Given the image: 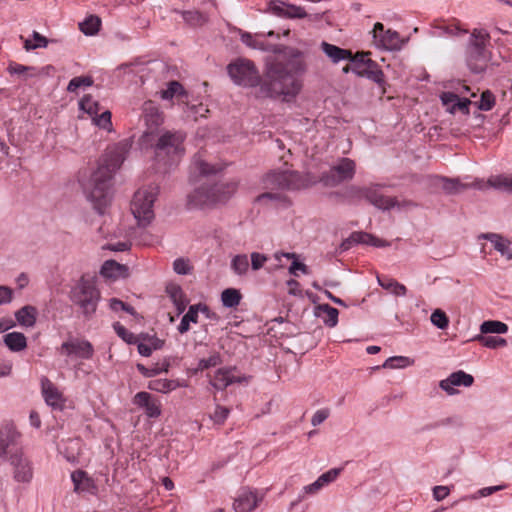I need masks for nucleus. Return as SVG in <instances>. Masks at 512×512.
<instances>
[{
    "label": "nucleus",
    "mask_w": 512,
    "mask_h": 512,
    "mask_svg": "<svg viewBox=\"0 0 512 512\" xmlns=\"http://www.w3.org/2000/svg\"><path fill=\"white\" fill-rule=\"evenodd\" d=\"M342 469L341 468H333L329 471L321 474L316 481L313 483L315 484L318 491H321L325 486L329 485L330 483L334 482L338 476L340 475Z\"/></svg>",
    "instance_id": "obj_41"
},
{
    "label": "nucleus",
    "mask_w": 512,
    "mask_h": 512,
    "mask_svg": "<svg viewBox=\"0 0 512 512\" xmlns=\"http://www.w3.org/2000/svg\"><path fill=\"white\" fill-rule=\"evenodd\" d=\"M222 363L221 355L218 352L212 353L208 358H203L198 363L199 370L216 367Z\"/></svg>",
    "instance_id": "obj_57"
},
{
    "label": "nucleus",
    "mask_w": 512,
    "mask_h": 512,
    "mask_svg": "<svg viewBox=\"0 0 512 512\" xmlns=\"http://www.w3.org/2000/svg\"><path fill=\"white\" fill-rule=\"evenodd\" d=\"M268 10L273 15L286 19H303L309 17L304 7L281 0L270 1L268 4Z\"/></svg>",
    "instance_id": "obj_14"
},
{
    "label": "nucleus",
    "mask_w": 512,
    "mask_h": 512,
    "mask_svg": "<svg viewBox=\"0 0 512 512\" xmlns=\"http://www.w3.org/2000/svg\"><path fill=\"white\" fill-rule=\"evenodd\" d=\"M184 140L185 134L180 131H165L155 145L156 158L167 165L176 163L184 154Z\"/></svg>",
    "instance_id": "obj_6"
},
{
    "label": "nucleus",
    "mask_w": 512,
    "mask_h": 512,
    "mask_svg": "<svg viewBox=\"0 0 512 512\" xmlns=\"http://www.w3.org/2000/svg\"><path fill=\"white\" fill-rule=\"evenodd\" d=\"M350 243H360V244L371 245L374 247L389 246V242H387L386 240L380 239V238H378L372 234L366 233V232L352 233L350 238L347 240V242L343 243L344 249H347L349 247Z\"/></svg>",
    "instance_id": "obj_23"
},
{
    "label": "nucleus",
    "mask_w": 512,
    "mask_h": 512,
    "mask_svg": "<svg viewBox=\"0 0 512 512\" xmlns=\"http://www.w3.org/2000/svg\"><path fill=\"white\" fill-rule=\"evenodd\" d=\"M13 467V478L17 482L29 483L33 478V467L30 460L23 452L14 453L9 457Z\"/></svg>",
    "instance_id": "obj_15"
},
{
    "label": "nucleus",
    "mask_w": 512,
    "mask_h": 512,
    "mask_svg": "<svg viewBox=\"0 0 512 512\" xmlns=\"http://www.w3.org/2000/svg\"><path fill=\"white\" fill-rule=\"evenodd\" d=\"M435 28L443 31V33L447 35H458V34H464L467 33L468 30L463 28L461 25V22L456 19H448V20H437L435 21Z\"/></svg>",
    "instance_id": "obj_27"
},
{
    "label": "nucleus",
    "mask_w": 512,
    "mask_h": 512,
    "mask_svg": "<svg viewBox=\"0 0 512 512\" xmlns=\"http://www.w3.org/2000/svg\"><path fill=\"white\" fill-rule=\"evenodd\" d=\"M191 268L189 261L184 258H178L173 263L174 271L181 275L190 273Z\"/></svg>",
    "instance_id": "obj_61"
},
{
    "label": "nucleus",
    "mask_w": 512,
    "mask_h": 512,
    "mask_svg": "<svg viewBox=\"0 0 512 512\" xmlns=\"http://www.w3.org/2000/svg\"><path fill=\"white\" fill-rule=\"evenodd\" d=\"M266 200L284 202L286 197L281 192H266L257 197L258 202H265Z\"/></svg>",
    "instance_id": "obj_62"
},
{
    "label": "nucleus",
    "mask_w": 512,
    "mask_h": 512,
    "mask_svg": "<svg viewBox=\"0 0 512 512\" xmlns=\"http://www.w3.org/2000/svg\"><path fill=\"white\" fill-rule=\"evenodd\" d=\"M115 333L126 343L128 344H136L139 341V337L134 333L130 332L119 322L114 323L113 325Z\"/></svg>",
    "instance_id": "obj_48"
},
{
    "label": "nucleus",
    "mask_w": 512,
    "mask_h": 512,
    "mask_svg": "<svg viewBox=\"0 0 512 512\" xmlns=\"http://www.w3.org/2000/svg\"><path fill=\"white\" fill-rule=\"evenodd\" d=\"M229 409L223 406H217L214 414L213 419L216 423L222 424L227 419L229 415Z\"/></svg>",
    "instance_id": "obj_64"
},
{
    "label": "nucleus",
    "mask_w": 512,
    "mask_h": 512,
    "mask_svg": "<svg viewBox=\"0 0 512 512\" xmlns=\"http://www.w3.org/2000/svg\"><path fill=\"white\" fill-rule=\"evenodd\" d=\"M372 33L376 46L385 50L398 51L408 41V38H402L395 30H385L380 22L375 23Z\"/></svg>",
    "instance_id": "obj_10"
},
{
    "label": "nucleus",
    "mask_w": 512,
    "mask_h": 512,
    "mask_svg": "<svg viewBox=\"0 0 512 512\" xmlns=\"http://www.w3.org/2000/svg\"><path fill=\"white\" fill-rule=\"evenodd\" d=\"M377 280H378V283L379 285L389 291L390 293L394 294L395 296H405L406 293H407V288L399 283L397 280L389 277V276H386V275H381V276H377Z\"/></svg>",
    "instance_id": "obj_29"
},
{
    "label": "nucleus",
    "mask_w": 512,
    "mask_h": 512,
    "mask_svg": "<svg viewBox=\"0 0 512 512\" xmlns=\"http://www.w3.org/2000/svg\"><path fill=\"white\" fill-rule=\"evenodd\" d=\"M264 494L257 490L243 489L233 503L235 512H252L263 501Z\"/></svg>",
    "instance_id": "obj_16"
},
{
    "label": "nucleus",
    "mask_w": 512,
    "mask_h": 512,
    "mask_svg": "<svg viewBox=\"0 0 512 512\" xmlns=\"http://www.w3.org/2000/svg\"><path fill=\"white\" fill-rule=\"evenodd\" d=\"M32 37H33L34 42H32L29 39L25 40V42H24V48L26 50L29 51V50H33L36 48H42V47L47 46V44H48L47 39L44 36H42L40 33L34 31L32 34Z\"/></svg>",
    "instance_id": "obj_54"
},
{
    "label": "nucleus",
    "mask_w": 512,
    "mask_h": 512,
    "mask_svg": "<svg viewBox=\"0 0 512 512\" xmlns=\"http://www.w3.org/2000/svg\"><path fill=\"white\" fill-rule=\"evenodd\" d=\"M367 187L351 186L346 191V197L352 202L366 200Z\"/></svg>",
    "instance_id": "obj_53"
},
{
    "label": "nucleus",
    "mask_w": 512,
    "mask_h": 512,
    "mask_svg": "<svg viewBox=\"0 0 512 512\" xmlns=\"http://www.w3.org/2000/svg\"><path fill=\"white\" fill-rule=\"evenodd\" d=\"M93 122L102 129L110 130L112 122H111V112L105 110L100 113V115H96L93 118Z\"/></svg>",
    "instance_id": "obj_58"
},
{
    "label": "nucleus",
    "mask_w": 512,
    "mask_h": 512,
    "mask_svg": "<svg viewBox=\"0 0 512 512\" xmlns=\"http://www.w3.org/2000/svg\"><path fill=\"white\" fill-rule=\"evenodd\" d=\"M242 295L234 288L225 289L221 294V301L225 307L234 308L239 305Z\"/></svg>",
    "instance_id": "obj_39"
},
{
    "label": "nucleus",
    "mask_w": 512,
    "mask_h": 512,
    "mask_svg": "<svg viewBox=\"0 0 512 512\" xmlns=\"http://www.w3.org/2000/svg\"><path fill=\"white\" fill-rule=\"evenodd\" d=\"M41 387L45 402L54 409L62 410L65 399L58 388L47 378L41 380Z\"/></svg>",
    "instance_id": "obj_20"
},
{
    "label": "nucleus",
    "mask_w": 512,
    "mask_h": 512,
    "mask_svg": "<svg viewBox=\"0 0 512 512\" xmlns=\"http://www.w3.org/2000/svg\"><path fill=\"white\" fill-rule=\"evenodd\" d=\"M356 165L350 158H342L332 166L330 170L324 173L321 181L326 186H337L338 184L351 180L355 175Z\"/></svg>",
    "instance_id": "obj_9"
},
{
    "label": "nucleus",
    "mask_w": 512,
    "mask_h": 512,
    "mask_svg": "<svg viewBox=\"0 0 512 512\" xmlns=\"http://www.w3.org/2000/svg\"><path fill=\"white\" fill-rule=\"evenodd\" d=\"M4 343L13 352H19L26 348L27 339L23 333L11 332L4 336Z\"/></svg>",
    "instance_id": "obj_33"
},
{
    "label": "nucleus",
    "mask_w": 512,
    "mask_h": 512,
    "mask_svg": "<svg viewBox=\"0 0 512 512\" xmlns=\"http://www.w3.org/2000/svg\"><path fill=\"white\" fill-rule=\"evenodd\" d=\"M201 311L209 316V309L206 305H192L189 307L187 313L183 316L179 326L178 331L181 334L186 333L190 329V323H197L198 321V312Z\"/></svg>",
    "instance_id": "obj_25"
},
{
    "label": "nucleus",
    "mask_w": 512,
    "mask_h": 512,
    "mask_svg": "<svg viewBox=\"0 0 512 512\" xmlns=\"http://www.w3.org/2000/svg\"><path fill=\"white\" fill-rule=\"evenodd\" d=\"M125 267L114 260L105 261L101 268V275L105 278H117Z\"/></svg>",
    "instance_id": "obj_42"
},
{
    "label": "nucleus",
    "mask_w": 512,
    "mask_h": 512,
    "mask_svg": "<svg viewBox=\"0 0 512 512\" xmlns=\"http://www.w3.org/2000/svg\"><path fill=\"white\" fill-rule=\"evenodd\" d=\"M37 309L33 306L26 305L16 311L15 318L21 326L32 327L36 322Z\"/></svg>",
    "instance_id": "obj_32"
},
{
    "label": "nucleus",
    "mask_w": 512,
    "mask_h": 512,
    "mask_svg": "<svg viewBox=\"0 0 512 512\" xmlns=\"http://www.w3.org/2000/svg\"><path fill=\"white\" fill-rule=\"evenodd\" d=\"M357 69V75L361 77H367L377 83L383 80V72L378 68L376 62L371 59H367L364 70Z\"/></svg>",
    "instance_id": "obj_35"
},
{
    "label": "nucleus",
    "mask_w": 512,
    "mask_h": 512,
    "mask_svg": "<svg viewBox=\"0 0 512 512\" xmlns=\"http://www.w3.org/2000/svg\"><path fill=\"white\" fill-rule=\"evenodd\" d=\"M93 84V80L90 77H74L70 80L67 90L69 92H76L78 88L82 86H91Z\"/></svg>",
    "instance_id": "obj_59"
},
{
    "label": "nucleus",
    "mask_w": 512,
    "mask_h": 512,
    "mask_svg": "<svg viewBox=\"0 0 512 512\" xmlns=\"http://www.w3.org/2000/svg\"><path fill=\"white\" fill-rule=\"evenodd\" d=\"M487 186L512 193V177L506 175H494L487 180L485 185H480V183L477 185L480 189H484Z\"/></svg>",
    "instance_id": "obj_28"
},
{
    "label": "nucleus",
    "mask_w": 512,
    "mask_h": 512,
    "mask_svg": "<svg viewBox=\"0 0 512 512\" xmlns=\"http://www.w3.org/2000/svg\"><path fill=\"white\" fill-rule=\"evenodd\" d=\"M282 257H285L287 259H292L293 260V262H292V264H291V266L289 268L290 274L297 276V271L298 270L303 272L304 274L308 273L307 266L304 263H301V262L297 261V255L295 253L276 252L274 254V258L278 262H281V258Z\"/></svg>",
    "instance_id": "obj_37"
},
{
    "label": "nucleus",
    "mask_w": 512,
    "mask_h": 512,
    "mask_svg": "<svg viewBox=\"0 0 512 512\" xmlns=\"http://www.w3.org/2000/svg\"><path fill=\"white\" fill-rule=\"evenodd\" d=\"M159 94L163 100H171L173 98H176L179 104H184L187 108L191 110L195 118L198 115L204 116L205 113L208 112V109H206L202 104L198 106L189 105L188 93L178 81H170L167 85V88L161 90Z\"/></svg>",
    "instance_id": "obj_12"
},
{
    "label": "nucleus",
    "mask_w": 512,
    "mask_h": 512,
    "mask_svg": "<svg viewBox=\"0 0 512 512\" xmlns=\"http://www.w3.org/2000/svg\"><path fill=\"white\" fill-rule=\"evenodd\" d=\"M433 185L437 188H441L447 194H456L466 188V186L461 184L458 180L445 177H435L433 179Z\"/></svg>",
    "instance_id": "obj_31"
},
{
    "label": "nucleus",
    "mask_w": 512,
    "mask_h": 512,
    "mask_svg": "<svg viewBox=\"0 0 512 512\" xmlns=\"http://www.w3.org/2000/svg\"><path fill=\"white\" fill-rule=\"evenodd\" d=\"M267 261V257L258 252H253L251 254V266L253 270H259L262 268Z\"/></svg>",
    "instance_id": "obj_63"
},
{
    "label": "nucleus",
    "mask_w": 512,
    "mask_h": 512,
    "mask_svg": "<svg viewBox=\"0 0 512 512\" xmlns=\"http://www.w3.org/2000/svg\"><path fill=\"white\" fill-rule=\"evenodd\" d=\"M62 352L67 355H76L83 359H90L93 356L94 349L92 344L87 340L66 341L61 345Z\"/></svg>",
    "instance_id": "obj_19"
},
{
    "label": "nucleus",
    "mask_w": 512,
    "mask_h": 512,
    "mask_svg": "<svg viewBox=\"0 0 512 512\" xmlns=\"http://www.w3.org/2000/svg\"><path fill=\"white\" fill-rule=\"evenodd\" d=\"M250 376H246L237 369V367H222L217 369L212 376H210V384L217 390H224L228 386L238 383H248Z\"/></svg>",
    "instance_id": "obj_11"
},
{
    "label": "nucleus",
    "mask_w": 512,
    "mask_h": 512,
    "mask_svg": "<svg viewBox=\"0 0 512 512\" xmlns=\"http://www.w3.org/2000/svg\"><path fill=\"white\" fill-rule=\"evenodd\" d=\"M143 118L147 126L146 134H153L164 122L163 112L151 100L143 104Z\"/></svg>",
    "instance_id": "obj_17"
},
{
    "label": "nucleus",
    "mask_w": 512,
    "mask_h": 512,
    "mask_svg": "<svg viewBox=\"0 0 512 512\" xmlns=\"http://www.w3.org/2000/svg\"><path fill=\"white\" fill-rule=\"evenodd\" d=\"M263 186L270 190H295L306 186V180L295 171H271L263 178Z\"/></svg>",
    "instance_id": "obj_8"
},
{
    "label": "nucleus",
    "mask_w": 512,
    "mask_h": 512,
    "mask_svg": "<svg viewBox=\"0 0 512 512\" xmlns=\"http://www.w3.org/2000/svg\"><path fill=\"white\" fill-rule=\"evenodd\" d=\"M130 147L127 140L109 146L101 158L97 170L91 175L88 197L100 214L104 213L110 203L112 176L124 162Z\"/></svg>",
    "instance_id": "obj_2"
},
{
    "label": "nucleus",
    "mask_w": 512,
    "mask_h": 512,
    "mask_svg": "<svg viewBox=\"0 0 512 512\" xmlns=\"http://www.w3.org/2000/svg\"><path fill=\"white\" fill-rule=\"evenodd\" d=\"M412 364V361L405 356H393L388 358L384 364V368L389 369H397V368H404Z\"/></svg>",
    "instance_id": "obj_52"
},
{
    "label": "nucleus",
    "mask_w": 512,
    "mask_h": 512,
    "mask_svg": "<svg viewBox=\"0 0 512 512\" xmlns=\"http://www.w3.org/2000/svg\"><path fill=\"white\" fill-rule=\"evenodd\" d=\"M133 403L143 408L145 414L150 418H157L161 414L160 402L147 392H138L134 396Z\"/></svg>",
    "instance_id": "obj_18"
},
{
    "label": "nucleus",
    "mask_w": 512,
    "mask_h": 512,
    "mask_svg": "<svg viewBox=\"0 0 512 512\" xmlns=\"http://www.w3.org/2000/svg\"><path fill=\"white\" fill-rule=\"evenodd\" d=\"M489 41L490 36L484 30L474 29L471 33L467 64L475 73L483 72L491 60V52L487 47Z\"/></svg>",
    "instance_id": "obj_5"
},
{
    "label": "nucleus",
    "mask_w": 512,
    "mask_h": 512,
    "mask_svg": "<svg viewBox=\"0 0 512 512\" xmlns=\"http://www.w3.org/2000/svg\"><path fill=\"white\" fill-rule=\"evenodd\" d=\"M69 298L74 305L79 307L86 318H90L96 312L100 292L91 279L81 277L72 287Z\"/></svg>",
    "instance_id": "obj_4"
},
{
    "label": "nucleus",
    "mask_w": 512,
    "mask_h": 512,
    "mask_svg": "<svg viewBox=\"0 0 512 512\" xmlns=\"http://www.w3.org/2000/svg\"><path fill=\"white\" fill-rule=\"evenodd\" d=\"M321 49L335 63L352 58L350 50L340 48L325 41L321 43Z\"/></svg>",
    "instance_id": "obj_26"
},
{
    "label": "nucleus",
    "mask_w": 512,
    "mask_h": 512,
    "mask_svg": "<svg viewBox=\"0 0 512 512\" xmlns=\"http://www.w3.org/2000/svg\"><path fill=\"white\" fill-rule=\"evenodd\" d=\"M263 37V33H257L254 36L249 33H243L241 35V40L249 47L265 50L266 47L264 46L263 43Z\"/></svg>",
    "instance_id": "obj_47"
},
{
    "label": "nucleus",
    "mask_w": 512,
    "mask_h": 512,
    "mask_svg": "<svg viewBox=\"0 0 512 512\" xmlns=\"http://www.w3.org/2000/svg\"><path fill=\"white\" fill-rule=\"evenodd\" d=\"M166 292L172 299L173 303L176 305L179 313L183 312L186 308L188 300L186 299V296L183 293L181 287L177 284H169L166 287Z\"/></svg>",
    "instance_id": "obj_34"
},
{
    "label": "nucleus",
    "mask_w": 512,
    "mask_h": 512,
    "mask_svg": "<svg viewBox=\"0 0 512 512\" xmlns=\"http://www.w3.org/2000/svg\"><path fill=\"white\" fill-rule=\"evenodd\" d=\"M193 165L195 169L199 172V174L202 176H209L222 170V166L211 165L207 163L205 160L201 159L200 156L194 158Z\"/></svg>",
    "instance_id": "obj_40"
},
{
    "label": "nucleus",
    "mask_w": 512,
    "mask_h": 512,
    "mask_svg": "<svg viewBox=\"0 0 512 512\" xmlns=\"http://www.w3.org/2000/svg\"><path fill=\"white\" fill-rule=\"evenodd\" d=\"M366 201L375 207L388 210L397 205V200L381 194L375 187H367Z\"/></svg>",
    "instance_id": "obj_24"
},
{
    "label": "nucleus",
    "mask_w": 512,
    "mask_h": 512,
    "mask_svg": "<svg viewBox=\"0 0 512 512\" xmlns=\"http://www.w3.org/2000/svg\"><path fill=\"white\" fill-rule=\"evenodd\" d=\"M474 378L472 375L459 370L452 373L447 379L440 382V387L448 394L453 395L456 393L454 386H465L469 387L473 384Z\"/></svg>",
    "instance_id": "obj_21"
},
{
    "label": "nucleus",
    "mask_w": 512,
    "mask_h": 512,
    "mask_svg": "<svg viewBox=\"0 0 512 512\" xmlns=\"http://www.w3.org/2000/svg\"><path fill=\"white\" fill-rule=\"evenodd\" d=\"M486 238L492 243L493 247L501 253L502 256L506 257L507 259L512 258V241L497 234L487 235Z\"/></svg>",
    "instance_id": "obj_30"
},
{
    "label": "nucleus",
    "mask_w": 512,
    "mask_h": 512,
    "mask_svg": "<svg viewBox=\"0 0 512 512\" xmlns=\"http://www.w3.org/2000/svg\"><path fill=\"white\" fill-rule=\"evenodd\" d=\"M370 53H357L355 55L352 54V58L349 60L352 62V72L357 74V69L364 70V67L366 66V61L368 58V55Z\"/></svg>",
    "instance_id": "obj_60"
},
{
    "label": "nucleus",
    "mask_w": 512,
    "mask_h": 512,
    "mask_svg": "<svg viewBox=\"0 0 512 512\" xmlns=\"http://www.w3.org/2000/svg\"><path fill=\"white\" fill-rule=\"evenodd\" d=\"M475 340L478 341L481 345L491 349L504 347L507 345L506 339L497 336L478 335Z\"/></svg>",
    "instance_id": "obj_46"
},
{
    "label": "nucleus",
    "mask_w": 512,
    "mask_h": 512,
    "mask_svg": "<svg viewBox=\"0 0 512 512\" xmlns=\"http://www.w3.org/2000/svg\"><path fill=\"white\" fill-rule=\"evenodd\" d=\"M20 433L12 423H5L0 427V457H10L14 453L22 452L19 447Z\"/></svg>",
    "instance_id": "obj_13"
},
{
    "label": "nucleus",
    "mask_w": 512,
    "mask_h": 512,
    "mask_svg": "<svg viewBox=\"0 0 512 512\" xmlns=\"http://www.w3.org/2000/svg\"><path fill=\"white\" fill-rule=\"evenodd\" d=\"M237 189L234 181L227 183H204L188 196L191 207H204L226 201Z\"/></svg>",
    "instance_id": "obj_3"
},
{
    "label": "nucleus",
    "mask_w": 512,
    "mask_h": 512,
    "mask_svg": "<svg viewBox=\"0 0 512 512\" xmlns=\"http://www.w3.org/2000/svg\"><path fill=\"white\" fill-rule=\"evenodd\" d=\"M180 386L181 384L177 380L169 379H154L148 383L150 390L160 393H169Z\"/></svg>",
    "instance_id": "obj_36"
},
{
    "label": "nucleus",
    "mask_w": 512,
    "mask_h": 512,
    "mask_svg": "<svg viewBox=\"0 0 512 512\" xmlns=\"http://www.w3.org/2000/svg\"><path fill=\"white\" fill-rule=\"evenodd\" d=\"M319 309L324 313L323 321L329 327H334L338 323L339 312L336 308L323 304L319 306Z\"/></svg>",
    "instance_id": "obj_45"
},
{
    "label": "nucleus",
    "mask_w": 512,
    "mask_h": 512,
    "mask_svg": "<svg viewBox=\"0 0 512 512\" xmlns=\"http://www.w3.org/2000/svg\"><path fill=\"white\" fill-rule=\"evenodd\" d=\"M101 26V20L99 17L91 15L79 24V29L85 35H95Z\"/></svg>",
    "instance_id": "obj_43"
},
{
    "label": "nucleus",
    "mask_w": 512,
    "mask_h": 512,
    "mask_svg": "<svg viewBox=\"0 0 512 512\" xmlns=\"http://www.w3.org/2000/svg\"><path fill=\"white\" fill-rule=\"evenodd\" d=\"M431 322L439 329H446L449 325V319L444 311L436 309L431 314Z\"/></svg>",
    "instance_id": "obj_56"
},
{
    "label": "nucleus",
    "mask_w": 512,
    "mask_h": 512,
    "mask_svg": "<svg viewBox=\"0 0 512 512\" xmlns=\"http://www.w3.org/2000/svg\"><path fill=\"white\" fill-rule=\"evenodd\" d=\"M158 195V187L150 184L139 188L133 196L131 211L140 225H147L154 218L153 205Z\"/></svg>",
    "instance_id": "obj_7"
},
{
    "label": "nucleus",
    "mask_w": 512,
    "mask_h": 512,
    "mask_svg": "<svg viewBox=\"0 0 512 512\" xmlns=\"http://www.w3.org/2000/svg\"><path fill=\"white\" fill-rule=\"evenodd\" d=\"M304 54L289 48L282 56L273 57L266 63L262 79L254 63L248 59H237L227 66L232 81L240 86H260L266 97L295 96L301 89L298 79L306 71Z\"/></svg>",
    "instance_id": "obj_1"
},
{
    "label": "nucleus",
    "mask_w": 512,
    "mask_h": 512,
    "mask_svg": "<svg viewBox=\"0 0 512 512\" xmlns=\"http://www.w3.org/2000/svg\"><path fill=\"white\" fill-rule=\"evenodd\" d=\"M80 109L92 118L100 112L99 103L91 95H85L79 102Z\"/></svg>",
    "instance_id": "obj_44"
},
{
    "label": "nucleus",
    "mask_w": 512,
    "mask_h": 512,
    "mask_svg": "<svg viewBox=\"0 0 512 512\" xmlns=\"http://www.w3.org/2000/svg\"><path fill=\"white\" fill-rule=\"evenodd\" d=\"M71 479L74 484V491L77 493H90L95 495L98 487L95 481L83 470H76L71 474Z\"/></svg>",
    "instance_id": "obj_22"
},
{
    "label": "nucleus",
    "mask_w": 512,
    "mask_h": 512,
    "mask_svg": "<svg viewBox=\"0 0 512 512\" xmlns=\"http://www.w3.org/2000/svg\"><path fill=\"white\" fill-rule=\"evenodd\" d=\"M475 105L482 111H490L495 105L494 94L490 90L483 91L479 102H475Z\"/></svg>",
    "instance_id": "obj_50"
},
{
    "label": "nucleus",
    "mask_w": 512,
    "mask_h": 512,
    "mask_svg": "<svg viewBox=\"0 0 512 512\" xmlns=\"http://www.w3.org/2000/svg\"><path fill=\"white\" fill-rule=\"evenodd\" d=\"M232 270L238 274L243 275L248 271L249 261L245 254L236 255L231 262Z\"/></svg>",
    "instance_id": "obj_49"
},
{
    "label": "nucleus",
    "mask_w": 512,
    "mask_h": 512,
    "mask_svg": "<svg viewBox=\"0 0 512 512\" xmlns=\"http://www.w3.org/2000/svg\"><path fill=\"white\" fill-rule=\"evenodd\" d=\"M482 334H505L508 332V326L504 322L497 320H487L480 325Z\"/></svg>",
    "instance_id": "obj_38"
},
{
    "label": "nucleus",
    "mask_w": 512,
    "mask_h": 512,
    "mask_svg": "<svg viewBox=\"0 0 512 512\" xmlns=\"http://www.w3.org/2000/svg\"><path fill=\"white\" fill-rule=\"evenodd\" d=\"M182 17L188 24L192 26H201L207 21L206 17L202 13L194 10L183 11Z\"/></svg>",
    "instance_id": "obj_51"
},
{
    "label": "nucleus",
    "mask_w": 512,
    "mask_h": 512,
    "mask_svg": "<svg viewBox=\"0 0 512 512\" xmlns=\"http://www.w3.org/2000/svg\"><path fill=\"white\" fill-rule=\"evenodd\" d=\"M8 70L10 73L18 74V75H26L29 77H33L38 75L36 68L31 66H25L18 63H12L9 65Z\"/></svg>",
    "instance_id": "obj_55"
}]
</instances>
